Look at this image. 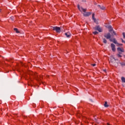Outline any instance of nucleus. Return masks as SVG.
<instances>
[{"label": "nucleus", "mask_w": 125, "mask_h": 125, "mask_svg": "<svg viewBox=\"0 0 125 125\" xmlns=\"http://www.w3.org/2000/svg\"><path fill=\"white\" fill-rule=\"evenodd\" d=\"M29 75H31V76H33L35 78H36L37 81H42V77L40 75H38L37 73L33 72L32 71H28Z\"/></svg>", "instance_id": "obj_1"}, {"label": "nucleus", "mask_w": 125, "mask_h": 125, "mask_svg": "<svg viewBox=\"0 0 125 125\" xmlns=\"http://www.w3.org/2000/svg\"><path fill=\"white\" fill-rule=\"evenodd\" d=\"M94 30H95V31H98V32H99L100 33H101L102 32V28H101L100 26H99V25L95 26V27H94Z\"/></svg>", "instance_id": "obj_2"}, {"label": "nucleus", "mask_w": 125, "mask_h": 125, "mask_svg": "<svg viewBox=\"0 0 125 125\" xmlns=\"http://www.w3.org/2000/svg\"><path fill=\"white\" fill-rule=\"evenodd\" d=\"M53 30L56 31L57 33H60L61 29L60 27L57 26L53 27Z\"/></svg>", "instance_id": "obj_3"}, {"label": "nucleus", "mask_w": 125, "mask_h": 125, "mask_svg": "<svg viewBox=\"0 0 125 125\" xmlns=\"http://www.w3.org/2000/svg\"><path fill=\"white\" fill-rule=\"evenodd\" d=\"M78 8V9L80 10V11H81V12H86V9H84L83 7H80V5L78 4L77 5Z\"/></svg>", "instance_id": "obj_4"}, {"label": "nucleus", "mask_w": 125, "mask_h": 125, "mask_svg": "<svg viewBox=\"0 0 125 125\" xmlns=\"http://www.w3.org/2000/svg\"><path fill=\"white\" fill-rule=\"evenodd\" d=\"M94 15H95L94 13L92 14V19L93 20H94V21L95 22V23L98 24L97 21H96V19H95V18L94 17Z\"/></svg>", "instance_id": "obj_5"}, {"label": "nucleus", "mask_w": 125, "mask_h": 125, "mask_svg": "<svg viewBox=\"0 0 125 125\" xmlns=\"http://www.w3.org/2000/svg\"><path fill=\"white\" fill-rule=\"evenodd\" d=\"M111 48H112V50L113 51H116V48L115 47V44L112 43L111 44Z\"/></svg>", "instance_id": "obj_6"}, {"label": "nucleus", "mask_w": 125, "mask_h": 125, "mask_svg": "<svg viewBox=\"0 0 125 125\" xmlns=\"http://www.w3.org/2000/svg\"><path fill=\"white\" fill-rule=\"evenodd\" d=\"M118 51H119L120 52H125V50H124V48H117Z\"/></svg>", "instance_id": "obj_7"}, {"label": "nucleus", "mask_w": 125, "mask_h": 125, "mask_svg": "<svg viewBox=\"0 0 125 125\" xmlns=\"http://www.w3.org/2000/svg\"><path fill=\"white\" fill-rule=\"evenodd\" d=\"M105 38H106L107 39L111 38V34L110 33H108L106 35H104Z\"/></svg>", "instance_id": "obj_8"}, {"label": "nucleus", "mask_w": 125, "mask_h": 125, "mask_svg": "<svg viewBox=\"0 0 125 125\" xmlns=\"http://www.w3.org/2000/svg\"><path fill=\"white\" fill-rule=\"evenodd\" d=\"M65 35L66 36V37H67V38H69L71 37V36H72V35H71V33L69 32L65 33Z\"/></svg>", "instance_id": "obj_9"}, {"label": "nucleus", "mask_w": 125, "mask_h": 125, "mask_svg": "<svg viewBox=\"0 0 125 125\" xmlns=\"http://www.w3.org/2000/svg\"><path fill=\"white\" fill-rule=\"evenodd\" d=\"M91 12H87L85 14H83V16L85 17L89 16V15H91Z\"/></svg>", "instance_id": "obj_10"}, {"label": "nucleus", "mask_w": 125, "mask_h": 125, "mask_svg": "<svg viewBox=\"0 0 125 125\" xmlns=\"http://www.w3.org/2000/svg\"><path fill=\"white\" fill-rule=\"evenodd\" d=\"M99 6L100 7L101 9H102V10H105V9H106V8L104 6H101L100 5H99Z\"/></svg>", "instance_id": "obj_11"}, {"label": "nucleus", "mask_w": 125, "mask_h": 125, "mask_svg": "<svg viewBox=\"0 0 125 125\" xmlns=\"http://www.w3.org/2000/svg\"><path fill=\"white\" fill-rule=\"evenodd\" d=\"M109 30V32H111L112 31H113V28H112V26L111 25H109L108 27Z\"/></svg>", "instance_id": "obj_12"}, {"label": "nucleus", "mask_w": 125, "mask_h": 125, "mask_svg": "<svg viewBox=\"0 0 125 125\" xmlns=\"http://www.w3.org/2000/svg\"><path fill=\"white\" fill-rule=\"evenodd\" d=\"M110 41H111V42H114V43H117V40H116V39H113V40H110Z\"/></svg>", "instance_id": "obj_13"}, {"label": "nucleus", "mask_w": 125, "mask_h": 125, "mask_svg": "<svg viewBox=\"0 0 125 125\" xmlns=\"http://www.w3.org/2000/svg\"><path fill=\"white\" fill-rule=\"evenodd\" d=\"M104 107H106V108L108 107V104L107 103V102H105L104 104Z\"/></svg>", "instance_id": "obj_14"}, {"label": "nucleus", "mask_w": 125, "mask_h": 125, "mask_svg": "<svg viewBox=\"0 0 125 125\" xmlns=\"http://www.w3.org/2000/svg\"><path fill=\"white\" fill-rule=\"evenodd\" d=\"M122 83H125V77H122L121 78Z\"/></svg>", "instance_id": "obj_15"}, {"label": "nucleus", "mask_w": 125, "mask_h": 125, "mask_svg": "<svg viewBox=\"0 0 125 125\" xmlns=\"http://www.w3.org/2000/svg\"><path fill=\"white\" fill-rule=\"evenodd\" d=\"M103 42H104V43H107V40H106V39H104Z\"/></svg>", "instance_id": "obj_16"}, {"label": "nucleus", "mask_w": 125, "mask_h": 125, "mask_svg": "<svg viewBox=\"0 0 125 125\" xmlns=\"http://www.w3.org/2000/svg\"><path fill=\"white\" fill-rule=\"evenodd\" d=\"M93 34L94 35H97V34H98V32H97V31L93 32Z\"/></svg>", "instance_id": "obj_17"}, {"label": "nucleus", "mask_w": 125, "mask_h": 125, "mask_svg": "<svg viewBox=\"0 0 125 125\" xmlns=\"http://www.w3.org/2000/svg\"><path fill=\"white\" fill-rule=\"evenodd\" d=\"M14 31H16L17 33H19V31H18V29L17 28H14Z\"/></svg>", "instance_id": "obj_18"}, {"label": "nucleus", "mask_w": 125, "mask_h": 125, "mask_svg": "<svg viewBox=\"0 0 125 125\" xmlns=\"http://www.w3.org/2000/svg\"><path fill=\"white\" fill-rule=\"evenodd\" d=\"M120 64L121 66H125V63L124 62H121Z\"/></svg>", "instance_id": "obj_19"}, {"label": "nucleus", "mask_w": 125, "mask_h": 125, "mask_svg": "<svg viewBox=\"0 0 125 125\" xmlns=\"http://www.w3.org/2000/svg\"><path fill=\"white\" fill-rule=\"evenodd\" d=\"M117 56L118 57H122V55H121L120 54H117Z\"/></svg>", "instance_id": "obj_20"}, {"label": "nucleus", "mask_w": 125, "mask_h": 125, "mask_svg": "<svg viewBox=\"0 0 125 125\" xmlns=\"http://www.w3.org/2000/svg\"><path fill=\"white\" fill-rule=\"evenodd\" d=\"M113 33L115 36H117V33H116L115 31H113Z\"/></svg>", "instance_id": "obj_21"}, {"label": "nucleus", "mask_w": 125, "mask_h": 125, "mask_svg": "<svg viewBox=\"0 0 125 125\" xmlns=\"http://www.w3.org/2000/svg\"><path fill=\"white\" fill-rule=\"evenodd\" d=\"M123 35L124 38L125 39V33H123Z\"/></svg>", "instance_id": "obj_22"}, {"label": "nucleus", "mask_w": 125, "mask_h": 125, "mask_svg": "<svg viewBox=\"0 0 125 125\" xmlns=\"http://www.w3.org/2000/svg\"><path fill=\"white\" fill-rule=\"evenodd\" d=\"M117 45H118V46H120L121 45H123V44L117 43Z\"/></svg>", "instance_id": "obj_23"}, {"label": "nucleus", "mask_w": 125, "mask_h": 125, "mask_svg": "<svg viewBox=\"0 0 125 125\" xmlns=\"http://www.w3.org/2000/svg\"><path fill=\"white\" fill-rule=\"evenodd\" d=\"M96 64L95 63H93L92 64V66H93V67H94L95 66H96Z\"/></svg>", "instance_id": "obj_24"}, {"label": "nucleus", "mask_w": 125, "mask_h": 125, "mask_svg": "<svg viewBox=\"0 0 125 125\" xmlns=\"http://www.w3.org/2000/svg\"><path fill=\"white\" fill-rule=\"evenodd\" d=\"M0 12H1V9H0Z\"/></svg>", "instance_id": "obj_25"}, {"label": "nucleus", "mask_w": 125, "mask_h": 125, "mask_svg": "<svg viewBox=\"0 0 125 125\" xmlns=\"http://www.w3.org/2000/svg\"><path fill=\"white\" fill-rule=\"evenodd\" d=\"M104 72H106V70H104Z\"/></svg>", "instance_id": "obj_26"}, {"label": "nucleus", "mask_w": 125, "mask_h": 125, "mask_svg": "<svg viewBox=\"0 0 125 125\" xmlns=\"http://www.w3.org/2000/svg\"><path fill=\"white\" fill-rule=\"evenodd\" d=\"M107 125H110V124H109V123H107Z\"/></svg>", "instance_id": "obj_27"}, {"label": "nucleus", "mask_w": 125, "mask_h": 125, "mask_svg": "<svg viewBox=\"0 0 125 125\" xmlns=\"http://www.w3.org/2000/svg\"><path fill=\"white\" fill-rule=\"evenodd\" d=\"M11 19H12V18H11Z\"/></svg>", "instance_id": "obj_28"}, {"label": "nucleus", "mask_w": 125, "mask_h": 125, "mask_svg": "<svg viewBox=\"0 0 125 125\" xmlns=\"http://www.w3.org/2000/svg\"><path fill=\"white\" fill-rule=\"evenodd\" d=\"M119 53H120V52H121L119 51Z\"/></svg>", "instance_id": "obj_29"}, {"label": "nucleus", "mask_w": 125, "mask_h": 125, "mask_svg": "<svg viewBox=\"0 0 125 125\" xmlns=\"http://www.w3.org/2000/svg\"><path fill=\"white\" fill-rule=\"evenodd\" d=\"M47 78H48V76H47Z\"/></svg>", "instance_id": "obj_30"}]
</instances>
